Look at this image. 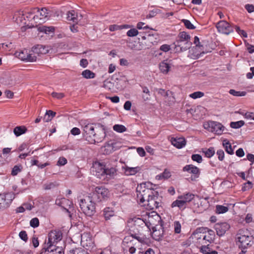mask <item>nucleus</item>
Returning <instances> with one entry per match:
<instances>
[{
    "label": "nucleus",
    "mask_w": 254,
    "mask_h": 254,
    "mask_svg": "<svg viewBox=\"0 0 254 254\" xmlns=\"http://www.w3.org/2000/svg\"><path fill=\"white\" fill-rule=\"evenodd\" d=\"M59 184L57 182H50L45 184L43 185L44 189L46 190H50L57 187Z\"/></svg>",
    "instance_id": "nucleus-43"
},
{
    "label": "nucleus",
    "mask_w": 254,
    "mask_h": 254,
    "mask_svg": "<svg viewBox=\"0 0 254 254\" xmlns=\"http://www.w3.org/2000/svg\"><path fill=\"white\" fill-rule=\"evenodd\" d=\"M114 147L112 146L111 142H108L104 146V153L107 154L111 153L114 151L113 149Z\"/></svg>",
    "instance_id": "nucleus-40"
},
{
    "label": "nucleus",
    "mask_w": 254,
    "mask_h": 254,
    "mask_svg": "<svg viewBox=\"0 0 254 254\" xmlns=\"http://www.w3.org/2000/svg\"><path fill=\"white\" fill-rule=\"evenodd\" d=\"M223 145L227 153L231 155L234 154V150L232 148V145L227 139H224L223 140Z\"/></svg>",
    "instance_id": "nucleus-32"
},
{
    "label": "nucleus",
    "mask_w": 254,
    "mask_h": 254,
    "mask_svg": "<svg viewBox=\"0 0 254 254\" xmlns=\"http://www.w3.org/2000/svg\"><path fill=\"white\" fill-rule=\"evenodd\" d=\"M191 158L193 161H196V162H197L198 163H200L202 161V157L199 154H193L191 155Z\"/></svg>",
    "instance_id": "nucleus-52"
},
{
    "label": "nucleus",
    "mask_w": 254,
    "mask_h": 254,
    "mask_svg": "<svg viewBox=\"0 0 254 254\" xmlns=\"http://www.w3.org/2000/svg\"><path fill=\"white\" fill-rule=\"evenodd\" d=\"M67 20L72 21L74 23H77L78 21V17L76 13L74 10H71L68 11L67 13Z\"/></svg>",
    "instance_id": "nucleus-31"
},
{
    "label": "nucleus",
    "mask_w": 254,
    "mask_h": 254,
    "mask_svg": "<svg viewBox=\"0 0 254 254\" xmlns=\"http://www.w3.org/2000/svg\"><path fill=\"white\" fill-rule=\"evenodd\" d=\"M214 227L217 234L219 236H222L229 229L230 225L226 222H221L216 223Z\"/></svg>",
    "instance_id": "nucleus-19"
},
{
    "label": "nucleus",
    "mask_w": 254,
    "mask_h": 254,
    "mask_svg": "<svg viewBox=\"0 0 254 254\" xmlns=\"http://www.w3.org/2000/svg\"><path fill=\"white\" fill-rule=\"evenodd\" d=\"M90 195L97 202L108 198L109 196V190L104 187H96L94 191Z\"/></svg>",
    "instance_id": "nucleus-6"
},
{
    "label": "nucleus",
    "mask_w": 254,
    "mask_h": 254,
    "mask_svg": "<svg viewBox=\"0 0 254 254\" xmlns=\"http://www.w3.org/2000/svg\"><path fill=\"white\" fill-rule=\"evenodd\" d=\"M172 144L178 148H183L186 145V140L184 138H172Z\"/></svg>",
    "instance_id": "nucleus-27"
},
{
    "label": "nucleus",
    "mask_w": 254,
    "mask_h": 254,
    "mask_svg": "<svg viewBox=\"0 0 254 254\" xmlns=\"http://www.w3.org/2000/svg\"><path fill=\"white\" fill-rule=\"evenodd\" d=\"M174 231L177 234L180 233L181 231V225L179 221L174 222Z\"/></svg>",
    "instance_id": "nucleus-54"
},
{
    "label": "nucleus",
    "mask_w": 254,
    "mask_h": 254,
    "mask_svg": "<svg viewBox=\"0 0 254 254\" xmlns=\"http://www.w3.org/2000/svg\"><path fill=\"white\" fill-rule=\"evenodd\" d=\"M51 95L53 97L57 98L58 99H61L63 98V97H64V94L63 93H57V92H53L51 94Z\"/></svg>",
    "instance_id": "nucleus-59"
},
{
    "label": "nucleus",
    "mask_w": 254,
    "mask_h": 254,
    "mask_svg": "<svg viewBox=\"0 0 254 254\" xmlns=\"http://www.w3.org/2000/svg\"><path fill=\"white\" fill-rule=\"evenodd\" d=\"M190 36L185 31L181 32L177 37L176 41L174 43L176 52H181L190 49L192 43L190 41Z\"/></svg>",
    "instance_id": "nucleus-2"
},
{
    "label": "nucleus",
    "mask_w": 254,
    "mask_h": 254,
    "mask_svg": "<svg viewBox=\"0 0 254 254\" xmlns=\"http://www.w3.org/2000/svg\"><path fill=\"white\" fill-rule=\"evenodd\" d=\"M14 198V195L11 192L0 194V210L8 207Z\"/></svg>",
    "instance_id": "nucleus-10"
},
{
    "label": "nucleus",
    "mask_w": 254,
    "mask_h": 254,
    "mask_svg": "<svg viewBox=\"0 0 254 254\" xmlns=\"http://www.w3.org/2000/svg\"><path fill=\"white\" fill-rule=\"evenodd\" d=\"M82 75L85 78L90 79L94 78L95 74L90 70L86 69L82 71Z\"/></svg>",
    "instance_id": "nucleus-35"
},
{
    "label": "nucleus",
    "mask_w": 254,
    "mask_h": 254,
    "mask_svg": "<svg viewBox=\"0 0 254 254\" xmlns=\"http://www.w3.org/2000/svg\"><path fill=\"white\" fill-rule=\"evenodd\" d=\"M182 22L184 24L186 27L189 29H194L195 27L190 22V21L187 19H183Z\"/></svg>",
    "instance_id": "nucleus-48"
},
{
    "label": "nucleus",
    "mask_w": 254,
    "mask_h": 254,
    "mask_svg": "<svg viewBox=\"0 0 254 254\" xmlns=\"http://www.w3.org/2000/svg\"><path fill=\"white\" fill-rule=\"evenodd\" d=\"M37 59V56L33 53H26V62H35Z\"/></svg>",
    "instance_id": "nucleus-45"
},
{
    "label": "nucleus",
    "mask_w": 254,
    "mask_h": 254,
    "mask_svg": "<svg viewBox=\"0 0 254 254\" xmlns=\"http://www.w3.org/2000/svg\"><path fill=\"white\" fill-rule=\"evenodd\" d=\"M113 128L115 131L120 133L125 132L127 130L126 127L122 125H115Z\"/></svg>",
    "instance_id": "nucleus-36"
},
{
    "label": "nucleus",
    "mask_w": 254,
    "mask_h": 254,
    "mask_svg": "<svg viewBox=\"0 0 254 254\" xmlns=\"http://www.w3.org/2000/svg\"><path fill=\"white\" fill-rule=\"evenodd\" d=\"M245 124L243 121H240L236 122H231L230 123V127L233 128H239L242 127Z\"/></svg>",
    "instance_id": "nucleus-44"
},
{
    "label": "nucleus",
    "mask_w": 254,
    "mask_h": 254,
    "mask_svg": "<svg viewBox=\"0 0 254 254\" xmlns=\"http://www.w3.org/2000/svg\"><path fill=\"white\" fill-rule=\"evenodd\" d=\"M144 229H141L139 227H135V232H130V235L129 236L132 237L133 239L137 240L139 242L144 243L146 242V237L143 234V231Z\"/></svg>",
    "instance_id": "nucleus-17"
},
{
    "label": "nucleus",
    "mask_w": 254,
    "mask_h": 254,
    "mask_svg": "<svg viewBox=\"0 0 254 254\" xmlns=\"http://www.w3.org/2000/svg\"><path fill=\"white\" fill-rule=\"evenodd\" d=\"M19 236L23 241L26 242L28 240V237L26 231H22L19 234Z\"/></svg>",
    "instance_id": "nucleus-57"
},
{
    "label": "nucleus",
    "mask_w": 254,
    "mask_h": 254,
    "mask_svg": "<svg viewBox=\"0 0 254 254\" xmlns=\"http://www.w3.org/2000/svg\"><path fill=\"white\" fill-rule=\"evenodd\" d=\"M27 128L25 126H17L13 129V132L16 136H19L21 134L25 133Z\"/></svg>",
    "instance_id": "nucleus-33"
},
{
    "label": "nucleus",
    "mask_w": 254,
    "mask_h": 254,
    "mask_svg": "<svg viewBox=\"0 0 254 254\" xmlns=\"http://www.w3.org/2000/svg\"><path fill=\"white\" fill-rule=\"evenodd\" d=\"M142 38L145 40L144 44L148 48L156 45L158 42V35L148 34L146 36H143Z\"/></svg>",
    "instance_id": "nucleus-21"
},
{
    "label": "nucleus",
    "mask_w": 254,
    "mask_h": 254,
    "mask_svg": "<svg viewBox=\"0 0 254 254\" xmlns=\"http://www.w3.org/2000/svg\"><path fill=\"white\" fill-rule=\"evenodd\" d=\"M170 67L171 66L167 61L162 62L159 64L160 70L164 74H167L168 72Z\"/></svg>",
    "instance_id": "nucleus-30"
},
{
    "label": "nucleus",
    "mask_w": 254,
    "mask_h": 254,
    "mask_svg": "<svg viewBox=\"0 0 254 254\" xmlns=\"http://www.w3.org/2000/svg\"><path fill=\"white\" fill-rule=\"evenodd\" d=\"M95 202L90 195L86 196L81 199L79 203L80 207L83 213L87 216L91 217L95 213Z\"/></svg>",
    "instance_id": "nucleus-4"
},
{
    "label": "nucleus",
    "mask_w": 254,
    "mask_h": 254,
    "mask_svg": "<svg viewBox=\"0 0 254 254\" xmlns=\"http://www.w3.org/2000/svg\"><path fill=\"white\" fill-rule=\"evenodd\" d=\"M106 136V131L104 128H101L96 129L95 135H93L94 140L92 142H89L90 143H95L101 142Z\"/></svg>",
    "instance_id": "nucleus-20"
},
{
    "label": "nucleus",
    "mask_w": 254,
    "mask_h": 254,
    "mask_svg": "<svg viewBox=\"0 0 254 254\" xmlns=\"http://www.w3.org/2000/svg\"><path fill=\"white\" fill-rule=\"evenodd\" d=\"M62 237L61 231L59 230L51 231L48 235V242L47 243L46 250L49 251V249H50L53 246L55 247V244L60 241Z\"/></svg>",
    "instance_id": "nucleus-8"
},
{
    "label": "nucleus",
    "mask_w": 254,
    "mask_h": 254,
    "mask_svg": "<svg viewBox=\"0 0 254 254\" xmlns=\"http://www.w3.org/2000/svg\"><path fill=\"white\" fill-rule=\"evenodd\" d=\"M171 176V174L169 171L167 170L166 169L162 173L160 176H158L159 177V179L161 178L168 179L170 178Z\"/></svg>",
    "instance_id": "nucleus-55"
},
{
    "label": "nucleus",
    "mask_w": 254,
    "mask_h": 254,
    "mask_svg": "<svg viewBox=\"0 0 254 254\" xmlns=\"http://www.w3.org/2000/svg\"><path fill=\"white\" fill-rule=\"evenodd\" d=\"M117 174V170L115 168L111 167L110 168H106V173L105 175L114 177Z\"/></svg>",
    "instance_id": "nucleus-37"
},
{
    "label": "nucleus",
    "mask_w": 254,
    "mask_h": 254,
    "mask_svg": "<svg viewBox=\"0 0 254 254\" xmlns=\"http://www.w3.org/2000/svg\"><path fill=\"white\" fill-rule=\"evenodd\" d=\"M56 204L62 207L68 213H70L69 208H70L71 202L65 198L57 199L56 200Z\"/></svg>",
    "instance_id": "nucleus-23"
},
{
    "label": "nucleus",
    "mask_w": 254,
    "mask_h": 254,
    "mask_svg": "<svg viewBox=\"0 0 254 254\" xmlns=\"http://www.w3.org/2000/svg\"><path fill=\"white\" fill-rule=\"evenodd\" d=\"M51 254H64V252L62 247H57L55 249H52V248L49 249Z\"/></svg>",
    "instance_id": "nucleus-42"
},
{
    "label": "nucleus",
    "mask_w": 254,
    "mask_h": 254,
    "mask_svg": "<svg viewBox=\"0 0 254 254\" xmlns=\"http://www.w3.org/2000/svg\"><path fill=\"white\" fill-rule=\"evenodd\" d=\"M134 240L133 237L131 236H126L124 238L123 241V246L124 250L128 251L130 254H134L136 251V249L134 247Z\"/></svg>",
    "instance_id": "nucleus-15"
},
{
    "label": "nucleus",
    "mask_w": 254,
    "mask_h": 254,
    "mask_svg": "<svg viewBox=\"0 0 254 254\" xmlns=\"http://www.w3.org/2000/svg\"><path fill=\"white\" fill-rule=\"evenodd\" d=\"M216 28L219 32L226 35L229 34L234 31L233 27L224 20L218 22L216 24Z\"/></svg>",
    "instance_id": "nucleus-14"
},
{
    "label": "nucleus",
    "mask_w": 254,
    "mask_h": 254,
    "mask_svg": "<svg viewBox=\"0 0 254 254\" xmlns=\"http://www.w3.org/2000/svg\"><path fill=\"white\" fill-rule=\"evenodd\" d=\"M208 246L209 245L201 246L200 249L201 252L204 254H208V252L210 251V248Z\"/></svg>",
    "instance_id": "nucleus-62"
},
{
    "label": "nucleus",
    "mask_w": 254,
    "mask_h": 254,
    "mask_svg": "<svg viewBox=\"0 0 254 254\" xmlns=\"http://www.w3.org/2000/svg\"><path fill=\"white\" fill-rule=\"evenodd\" d=\"M253 186L252 183L248 181L247 183L244 184V187L242 188V190L243 191H246V190H249L252 188Z\"/></svg>",
    "instance_id": "nucleus-63"
},
{
    "label": "nucleus",
    "mask_w": 254,
    "mask_h": 254,
    "mask_svg": "<svg viewBox=\"0 0 254 254\" xmlns=\"http://www.w3.org/2000/svg\"><path fill=\"white\" fill-rule=\"evenodd\" d=\"M229 93L235 96H244L246 94L245 91H237L234 89L230 90Z\"/></svg>",
    "instance_id": "nucleus-46"
},
{
    "label": "nucleus",
    "mask_w": 254,
    "mask_h": 254,
    "mask_svg": "<svg viewBox=\"0 0 254 254\" xmlns=\"http://www.w3.org/2000/svg\"><path fill=\"white\" fill-rule=\"evenodd\" d=\"M254 238L246 230H240L236 237V244L241 249L246 250L252 246Z\"/></svg>",
    "instance_id": "nucleus-3"
},
{
    "label": "nucleus",
    "mask_w": 254,
    "mask_h": 254,
    "mask_svg": "<svg viewBox=\"0 0 254 254\" xmlns=\"http://www.w3.org/2000/svg\"><path fill=\"white\" fill-rule=\"evenodd\" d=\"M13 20L17 24H26V19L25 15V9L15 11L13 15Z\"/></svg>",
    "instance_id": "nucleus-16"
},
{
    "label": "nucleus",
    "mask_w": 254,
    "mask_h": 254,
    "mask_svg": "<svg viewBox=\"0 0 254 254\" xmlns=\"http://www.w3.org/2000/svg\"><path fill=\"white\" fill-rule=\"evenodd\" d=\"M184 171L188 172L190 173L195 175V178H198L200 174L199 169L196 166L192 165H188L183 168Z\"/></svg>",
    "instance_id": "nucleus-25"
},
{
    "label": "nucleus",
    "mask_w": 254,
    "mask_h": 254,
    "mask_svg": "<svg viewBox=\"0 0 254 254\" xmlns=\"http://www.w3.org/2000/svg\"><path fill=\"white\" fill-rule=\"evenodd\" d=\"M36 8L32 9L25 8V15L26 19V25L29 27H33L38 23V15H36Z\"/></svg>",
    "instance_id": "nucleus-5"
},
{
    "label": "nucleus",
    "mask_w": 254,
    "mask_h": 254,
    "mask_svg": "<svg viewBox=\"0 0 254 254\" xmlns=\"http://www.w3.org/2000/svg\"><path fill=\"white\" fill-rule=\"evenodd\" d=\"M22 170V166L21 165H15L12 168V170L11 171V175L12 176H16L17 175L19 172H20Z\"/></svg>",
    "instance_id": "nucleus-47"
},
{
    "label": "nucleus",
    "mask_w": 254,
    "mask_h": 254,
    "mask_svg": "<svg viewBox=\"0 0 254 254\" xmlns=\"http://www.w3.org/2000/svg\"><path fill=\"white\" fill-rule=\"evenodd\" d=\"M68 254H89L86 251L82 248H76L70 250Z\"/></svg>",
    "instance_id": "nucleus-39"
},
{
    "label": "nucleus",
    "mask_w": 254,
    "mask_h": 254,
    "mask_svg": "<svg viewBox=\"0 0 254 254\" xmlns=\"http://www.w3.org/2000/svg\"><path fill=\"white\" fill-rule=\"evenodd\" d=\"M206 157L210 158L215 154V150L213 147H210L207 149L206 151H203Z\"/></svg>",
    "instance_id": "nucleus-49"
},
{
    "label": "nucleus",
    "mask_w": 254,
    "mask_h": 254,
    "mask_svg": "<svg viewBox=\"0 0 254 254\" xmlns=\"http://www.w3.org/2000/svg\"><path fill=\"white\" fill-rule=\"evenodd\" d=\"M204 93L200 91L194 92L190 95V97L193 99L201 98L204 96Z\"/></svg>",
    "instance_id": "nucleus-50"
},
{
    "label": "nucleus",
    "mask_w": 254,
    "mask_h": 254,
    "mask_svg": "<svg viewBox=\"0 0 254 254\" xmlns=\"http://www.w3.org/2000/svg\"><path fill=\"white\" fill-rule=\"evenodd\" d=\"M138 254H155V252L152 249L148 248L145 252H139Z\"/></svg>",
    "instance_id": "nucleus-64"
},
{
    "label": "nucleus",
    "mask_w": 254,
    "mask_h": 254,
    "mask_svg": "<svg viewBox=\"0 0 254 254\" xmlns=\"http://www.w3.org/2000/svg\"><path fill=\"white\" fill-rule=\"evenodd\" d=\"M67 163V160L64 157H60L57 162L59 166H63Z\"/></svg>",
    "instance_id": "nucleus-61"
},
{
    "label": "nucleus",
    "mask_w": 254,
    "mask_h": 254,
    "mask_svg": "<svg viewBox=\"0 0 254 254\" xmlns=\"http://www.w3.org/2000/svg\"><path fill=\"white\" fill-rule=\"evenodd\" d=\"M245 116V118L247 119L254 120V113L252 112H247L244 114L242 113Z\"/></svg>",
    "instance_id": "nucleus-60"
},
{
    "label": "nucleus",
    "mask_w": 254,
    "mask_h": 254,
    "mask_svg": "<svg viewBox=\"0 0 254 254\" xmlns=\"http://www.w3.org/2000/svg\"><path fill=\"white\" fill-rule=\"evenodd\" d=\"M114 210L112 208L106 207L103 211V215L104 216V218L106 221L110 220L111 217L114 216Z\"/></svg>",
    "instance_id": "nucleus-28"
},
{
    "label": "nucleus",
    "mask_w": 254,
    "mask_h": 254,
    "mask_svg": "<svg viewBox=\"0 0 254 254\" xmlns=\"http://www.w3.org/2000/svg\"><path fill=\"white\" fill-rule=\"evenodd\" d=\"M194 197V195L191 193H187L183 195L178 196V198L181 199L184 202V204L186 206L188 202L191 201Z\"/></svg>",
    "instance_id": "nucleus-29"
},
{
    "label": "nucleus",
    "mask_w": 254,
    "mask_h": 254,
    "mask_svg": "<svg viewBox=\"0 0 254 254\" xmlns=\"http://www.w3.org/2000/svg\"><path fill=\"white\" fill-rule=\"evenodd\" d=\"M172 207H178L180 209H184L186 206L184 204V202L181 199L178 198L173 201L171 204Z\"/></svg>",
    "instance_id": "nucleus-34"
},
{
    "label": "nucleus",
    "mask_w": 254,
    "mask_h": 254,
    "mask_svg": "<svg viewBox=\"0 0 254 254\" xmlns=\"http://www.w3.org/2000/svg\"><path fill=\"white\" fill-rule=\"evenodd\" d=\"M156 185L150 182H145L140 184L136 188L137 198L140 203H144L147 199L152 195L157 194L155 190Z\"/></svg>",
    "instance_id": "nucleus-1"
},
{
    "label": "nucleus",
    "mask_w": 254,
    "mask_h": 254,
    "mask_svg": "<svg viewBox=\"0 0 254 254\" xmlns=\"http://www.w3.org/2000/svg\"><path fill=\"white\" fill-rule=\"evenodd\" d=\"M203 127L208 131L214 132L217 135L222 134L225 130V127L221 123L214 121L205 123Z\"/></svg>",
    "instance_id": "nucleus-7"
},
{
    "label": "nucleus",
    "mask_w": 254,
    "mask_h": 254,
    "mask_svg": "<svg viewBox=\"0 0 254 254\" xmlns=\"http://www.w3.org/2000/svg\"><path fill=\"white\" fill-rule=\"evenodd\" d=\"M30 226L33 228H36L39 225V219L35 217L32 218L30 222Z\"/></svg>",
    "instance_id": "nucleus-51"
},
{
    "label": "nucleus",
    "mask_w": 254,
    "mask_h": 254,
    "mask_svg": "<svg viewBox=\"0 0 254 254\" xmlns=\"http://www.w3.org/2000/svg\"><path fill=\"white\" fill-rule=\"evenodd\" d=\"M81 243L83 247L90 248L93 245L92 238L87 233H84L81 236Z\"/></svg>",
    "instance_id": "nucleus-22"
},
{
    "label": "nucleus",
    "mask_w": 254,
    "mask_h": 254,
    "mask_svg": "<svg viewBox=\"0 0 254 254\" xmlns=\"http://www.w3.org/2000/svg\"><path fill=\"white\" fill-rule=\"evenodd\" d=\"M39 47L40 48L41 51V54H46L49 52V48L48 47L43 46L42 45H39Z\"/></svg>",
    "instance_id": "nucleus-58"
},
{
    "label": "nucleus",
    "mask_w": 254,
    "mask_h": 254,
    "mask_svg": "<svg viewBox=\"0 0 254 254\" xmlns=\"http://www.w3.org/2000/svg\"><path fill=\"white\" fill-rule=\"evenodd\" d=\"M95 131L93 124H87L83 127V136L88 142H92Z\"/></svg>",
    "instance_id": "nucleus-12"
},
{
    "label": "nucleus",
    "mask_w": 254,
    "mask_h": 254,
    "mask_svg": "<svg viewBox=\"0 0 254 254\" xmlns=\"http://www.w3.org/2000/svg\"><path fill=\"white\" fill-rule=\"evenodd\" d=\"M40 31L44 32L47 34H50L51 33H53L55 31V28L53 26H43L41 28Z\"/></svg>",
    "instance_id": "nucleus-38"
},
{
    "label": "nucleus",
    "mask_w": 254,
    "mask_h": 254,
    "mask_svg": "<svg viewBox=\"0 0 254 254\" xmlns=\"http://www.w3.org/2000/svg\"><path fill=\"white\" fill-rule=\"evenodd\" d=\"M122 169L124 170V174L127 176L134 175L140 170L139 167H129L128 166L123 167Z\"/></svg>",
    "instance_id": "nucleus-26"
},
{
    "label": "nucleus",
    "mask_w": 254,
    "mask_h": 254,
    "mask_svg": "<svg viewBox=\"0 0 254 254\" xmlns=\"http://www.w3.org/2000/svg\"><path fill=\"white\" fill-rule=\"evenodd\" d=\"M138 34V32L137 30L135 28H132L129 30L127 33V35L128 37H134L137 35Z\"/></svg>",
    "instance_id": "nucleus-53"
},
{
    "label": "nucleus",
    "mask_w": 254,
    "mask_h": 254,
    "mask_svg": "<svg viewBox=\"0 0 254 254\" xmlns=\"http://www.w3.org/2000/svg\"><path fill=\"white\" fill-rule=\"evenodd\" d=\"M36 10L37 11H36V15H39V22L38 23L41 24L44 22L49 16V13L47 12L48 10L46 8H42L40 10L36 8Z\"/></svg>",
    "instance_id": "nucleus-24"
},
{
    "label": "nucleus",
    "mask_w": 254,
    "mask_h": 254,
    "mask_svg": "<svg viewBox=\"0 0 254 254\" xmlns=\"http://www.w3.org/2000/svg\"><path fill=\"white\" fill-rule=\"evenodd\" d=\"M228 210V208L227 206L223 205H217L216 206V212L218 214L224 213Z\"/></svg>",
    "instance_id": "nucleus-41"
},
{
    "label": "nucleus",
    "mask_w": 254,
    "mask_h": 254,
    "mask_svg": "<svg viewBox=\"0 0 254 254\" xmlns=\"http://www.w3.org/2000/svg\"><path fill=\"white\" fill-rule=\"evenodd\" d=\"M128 225L129 227V232H135V227H139L141 229L148 228L149 226L145 222V221L140 218L134 217L130 219L128 221Z\"/></svg>",
    "instance_id": "nucleus-9"
},
{
    "label": "nucleus",
    "mask_w": 254,
    "mask_h": 254,
    "mask_svg": "<svg viewBox=\"0 0 254 254\" xmlns=\"http://www.w3.org/2000/svg\"><path fill=\"white\" fill-rule=\"evenodd\" d=\"M216 154L218 156V158L220 161H223L224 158V152L222 149H219L217 151Z\"/></svg>",
    "instance_id": "nucleus-56"
},
{
    "label": "nucleus",
    "mask_w": 254,
    "mask_h": 254,
    "mask_svg": "<svg viewBox=\"0 0 254 254\" xmlns=\"http://www.w3.org/2000/svg\"><path fill=\"white\" fill-rule=\"evenodd\" d=\"M93 172L94 174L98 178L105 176L106 173L105 166L102 163L95 162L93 165Z\"/></svg>",
    "instance_id": "nucleus-18"
},
{
    "label": "nucleus",
    "mask_w": 254,
    "mask_h": 254,
    "mask_svg": "<svg viewBox=\"0 0 254 254\" xmlns=\"http://www.w3.org/2000/svg\"><path fill=\"white\" fill-rule=\"evenodd\" d=\"M159 193L157 191V194L152 195L146 200L143 205L146 206L147 208L150 210L158 208L160 206V200L158 198Z\"/></svg>",
    "instance_id": "nucleus-11"
},
{
    "label": "nucleus",
    "mask_w": 254,
    "mask_h": 254,
    "mask_svg": "<svg viewBox=\"0 0 254 254\" xmlns=\"http://www.w3.org/2000/svg\"><path fill=\"white\" fill-rule=\"evenodd\" d=\"M152 237L156 241L161 240L166 235V231L162 224L156 225L152 227Z\"/></svg>",
    "instance_id": "nucleus-13"
}]
</instances>
